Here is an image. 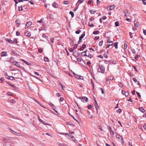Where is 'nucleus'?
Wrapping results in <instances>:
<instances>
[{"mask_svg":"<svg viewBox=\"0 0 146 146\" xmlns=\"http://www.w3.org/2000/svg\"><path fill=\"white\" fill-rule=\"evenodd\" d=\"M96 68L98 69V72H99L104 73V72L105 69L102 65L100 64L97 65Z\"/></svg>","mask_w":146,"mask_h":146,"instance_id":"nucleus-1","label":"nucleus"},{"mask_svg":"<svg viewBox=\"0 0 146 146\" xmlns=\"http://www.w3.org/2000/svg\"><path fill=\"white\" fill-rule=\"evenodd\" d=\"M11 138L9 137L4 138L3 139L4 142L5 143H9Z\"/></svg>","mask_w":146,"mask_h":146,"instance_id":"nucleus-2","label":"nucleus"},{"mask_svg":"<svg viewBox=\"0 0 146 146\" xmlns=\"http://www.w3.org/2000/svg\"><path fill=\"white\" fill-rule=\"evenodd\" d=\"M79 99L81 100V101L84 102H88V98L85 97H79L78 98Z\"/></svg>","mask_w":146,"mask_h":146,"instance_id":"nucleus-3","label":"nucleus"},{"mask_svg":"<svg viewBox=\"0 0 146 146\" xmlns=\"http://www.w3.org/2000/svg\"><path fill=\"white\" fill-rule=\"evenodd\" d=\"M123 13L124 14V17H128L130 15V13L127 10H125L123 11Z\"/></svg>","mask_w":146,"mask_h":146,"instance_id":"nucleus-4","label":"nucleus"},{"mask_svg":"<svg viewBox=\"0 0 146 146\" xmlns=\"http://www.w3.org/2000/svg\"><path fill=\"white\" fill-rule=\"evenodd\" d=\"M116 137L117 139H119L121 141V143H124L123 140V138L119 135L117 134L116 135Z\"/></svg>","mask_w":146,"mask_h":146,"instance_id":"nucleus-5","label":"nucleus"},{"mask_svg":"<svg viewBox=\"0 0 146 146\" xmlns=\"http://www.w3.org/2000/svg\"><path fill=\"white\" fill-rule=\"evenodd\" d=\"M73 55L74 56L77 57L80 54L79 52L75 50L73 52Z\"/></svg>","mask_w":146,"mask_h":146,"instance_id":"nucleus-6","label":"nucleus"},{"mask_svg":"<svg viewBox=\"0 0 146 146\" xmlns=\"http://www.w3.org/2000/svg\"><path fill=\"white\" fill-rule=\"evenodd\" d=\"M84 1V0H78L77 3L76 4V6H78L80 4L83 2Z\"/></svg>","mask_w":146,"mask_h":146,"instance_id":"nucleus-7","label":"nucleus"},{"mask_svg":"<svg viewBox=\"0 0 146 146\" xmlns=\"http://www.w3.org/2000/svg\"><path fill=\"white\" fill-rule=\"evenodd\" d=\"M32 24V23L31 22H27L26 23L25 26V28H27L30 26Z\"/></svg>","mask_w":146,"mask_h":146,"instance_id":"nucleus-8","label":"nucleus"},{"mask_svg":"<svg viewBox=\"0 0 146 146\" xmlns=\"http://www.w3.org/2000/svg\"><path fill=\"white\" fill-rule=\"evenodd\" d=\"M21 60L24 63H25L28 65H30L31 64V63L30 62H28L23 59H21Z\"/></svg>","mask_w":146,"mask_h":146,"instance_id":"nucleus-9","label":"nucleus"},{"mask_svg":"<svg viewBox=\"0 0 146 146\" xmlns=\"http://www.w3.org/2000/svg\"><path fill=\"white\" fill-rule=\"evenodd\" d=\"M122 94L124 95L125 96H128L129 94L128 92H125L124 91H122Z\"/></svg>","mask_w":146,"mask_h":146,"instance_id":"nucleus-10","label":"nucleus"},{"mask_svg":"<svg viewBox=\"0 0 146 146\" xmlns=\"http://www.w3.org/2000/svg\"><path fill=\"white\" fill-rule=\"evenodd\" d=\"M15 139L14 138H11L10 140V142L9 143H11L13 144H15V142H14V140H15Z\"/></svg>","mask_w":146,"mask_h":146,"instance_id":"nucleus-11","label":"nucleus"},{"mask_svg":"<svg viewBox=\"0 0 146 146\" xmlns=\"http://www.w3.org/2000/svg\"><path fill=\"white\" fill-rule=\"evenodd\" d=\"M85 32H84L79 37V41L81 40L82 39L84 38L85 35Z\"/></svg>","mask_w":146,"mask_h":146,"instance_id":"nucleus-12","label":"nucleus"},{"mask_svg":"<svg viewBox=\"0 0 146 146\" xmlns=\"http://www.w3.org/2000/svg\"><path fill=\"white\" fill-rule=\"evenodd\" d=\"M25 36L28 37H30L31 36V34L30 32L28 31H27L25 33Z\"/></svg>","mask_w":146,"mask_h":146,"instance_id":"nucleus-13","label":"nucleus"},{"mask_svg":"<svg viewBox=\"0 0 146 146\" xmlns=\"http://www.w3.org/2000/svg\"><path fill=\"white\" fill-rule=\"evenodd\" d=\"M86 47V45L85 44H83L82 47L80 48V51L83 50H84V48Z\"/></svg>","mask_w":146,"mask_h":146,"instance_id":"nucleus-14","label":"nucleus"},{"mask_svg":"<svg viewBox=\"0 0 146 146\" xmlns=\"http://www.w3.org/2000/svg\"><path fill=\"white\" fill-rule=\"evenodd\" d=\"M15 23L16 25H19V24H20L21 23V21L19 19H16V21H15Z\"/></svg>","mask_w":146,"mask_h":146,"instance_id":"nucleus-15","label":"nucleus"},{"mask_svg":"<svg viewBox=\"0 0 146 146\" xmlns=\"http://www.w3.org/2000/svg\"><path fill=\"white\" fill-rule=\"evenodd\" d=\"M7 78L9 80H14V77L13 76H8V77H7Z\"/></svg>","mask_w":146,"mask_h":146,"instance_id":"nucleus-16","label":"nucleus"},{"mask_svg":"<svg viewBox=\"0 0 146 146\" xmlns=\"http://www.w3.org/2000/svg\"><path fill=\"white\" fill-rule=\"evenodd\" d=\"M110 135H113L114 132L112 130L111 127H110L109 130Z\"/></svg>","mask_w":146,"mask_h":146,"instance_id":"nucleus-17","label":"nucleus"},{"mask_svg":"<svg viewBox=\"0 0 146 146\" xmlns=\"http://www.w3.org/2000/svg\"><path fill=\"white\" fill-rule=\"evenodd\" d=\"M127 47V45L126 42L125 41L124 43V50L126 49Z\"/></svg>","mask_w":146,"mask_h":146,"instance_id":"nucleus-18","label":"nucleus"},{"mask_svg":"<svg viewBox=\"0 0 146 146\" xmlns=\"http://www.w3.org/2000/svg\"><path fill=\"white\" fill-rule=\"evenodd\" d=\"M139 110L140 111L143 113H144L145 112L144 110L142 107L139 108Z\"/></svg>","mask_w":146,"mask_h":146,"instance_id":"nucleus-19","label":"nucleus"},{"mask_svg":"<svg viewBox=\"0 0 146 146\" xmlns=\"http://www.w3.org/2000/svg\"><path fill=\"white\" fill-rule=\"evenodd\" d=\"M118 42H116L114 44V46L116 49H117L118 48Z\"/></svg>","mask_w":146,"mask_h":146,"instance_id":"nucleus-20","label":"nucleus"},{"mask_svg":"<svg viewBox=\"0 0 146 146\" xmlns=\"http://www.w3.org/2000/svg\"><path fill=\"white\" fill-rule=\"evenodd\" d=\"M1 55L2 56H6L7 55V53L6 52H3L1 53Z\"/></svg>","mask_w":146,"mask_h":146,"instance_id":"nucleus-21","label":"nucleus"},{"mask_svg":"<svg viewBox=\"0 0 146 146\" xmlns=\"http://www.w3.org/2000/svg\"><path fill=\"white\" fill-rule=\"evenodd\" d=\"M115 6H114V5H112V6H110L109 7H108L109 8V10H112L115 7Z\"/></svg>","mask_w":146,"mask_h":146,"instance_id":"nucleus-22","label":"nucleus"},{"mask_svg":"<svg viewBox=\"0 0 146 146\" xmlns=\"http://www.w3.org/2000/svg\"><path fill=\"white\" fill-rule=\"evenodd\" d=\"M9 102L11 103L14 104L15 103V101L13 99H10L9 100Z\"/></svg>","mask_w":146,"mask_h":146,"instance_id":"nucleus-23","label":"nucleus"},{"mask_svg":"<svg viewBox=\"0 0 146 146\" xmlns=\"http://www.w3.org/2000/svg\"><path fill=\"white\" fill-rule=\"evenodd\" d=\"M52 109L56 112L58 113L57 111H56L55 109H56V107L53 104H52Z\"/></svg>","mask_w":146,"mask_h":146,"instance_id":"nucleus-24","label":"nucleus"},{"mask_svg":"<svg viewBox=\"0 0 146 146\" xmlns=\"http://www.w3.org/2000/svg\"><path fill=\"white\" fill-rule=\"evenodd\" d=\"M40 122H42V123L43 124L45 125H50L48 123H46L44 121L42 120V121Z\"/></svg>","mask_w":146,"mask_h":146,"instance_id":"nucleus-25","label":"nucleus"},{"mask_svg":"<svg viewBox=\"0 0 146 146\" xmlns=\"http://www.w3.org/2000/svg\"><path fill=\"white\" fill-rule=\"evenodd\" d=\"M44 60L45 61L49 62L50 61V60L49 58L47 57H44Z\"/></svg>","mask_w":146,"mask_h":146,"instance_id":"nucleus-26","label":"nucleus"},{"mask_svg":"<svg viewBox=\"0 0 146 146\" xmlns=\"http://www.w3.org/2000/svg\"><path fill=\"white\" fill-rule=\"evenodd\" d=\"M6 40L7 41L11 43H13V41L12 40H11L10 39H6Z\"/></svg>","mask_w":146,"mask_h":146,"instance_id":"nucleus-27","label":"nucleus"},{"mask_svg":"<svg viewBox=\"0 0 146 146\" xmlns=\"http://www.w3.org/2000/svg\"><path fill=\"white\" fill-rule=\"evenodd\" d=\"M15 65L17 67L19 68H21L19 62H16Z\"/></svg>","mask_w":146,"mask_h":146,"instance_id":"nucleus-28","label":"nucleus"},{"mask_svg":"<svg viewBox=\"0 0 146 146\" xmlns=\"http://www.w3.org/2000/svg\"><path fill=\"white\" fill-rule=\"evenodd\" d=\"M115 26L118 27L119 26V23L118 21L116 22L115 23Z\"/></svg>","mask_w":146,"mask_h":146,"instance_id":"nucleus-29","label":"nucleus"},{"mask_svg":"<svg viewBox=\"0 0 146 146\" xmlns=\"http://www.w3.org/2000/svg\"><path fill=\"white\" fill-rule=\"evenodd\" d=\"M81 55L83 56H88V55H87L85 52H82Z\"/></svg>","mask_w":146,"mask_h":146,"instance_id":"nucleus-30","label":"nucleus"},{"mask_svg":"<svg viewBox=\"0 0 146 146\" xmlns=\"http://www.w3.org/2000/svg\"><path fill=\"white\" fill-rule=\"evenodd\" d=\"M13 44H14V43L15 44H17V41L16 38H14L13 39Z\"/></svg>","mask_w":146,"mask_h":146,"instance_id":"nucleus-31","label":"nucleus"},{"mask_svg":"<svg viewBox=\"0 0 146 146\" xmlns=\"http://www.w3.org/2000/svg\"><path fill=\"white\" fill-rule=\"evenodd\" d=\"M70 115L75 120V121H76L78 123H79V122L71 114H70Z\"/></svg>","mask_w":146,"mask_h":146,"instance_id":"nucleus-32","label":"nucleus"},{"mask_svg":"<svg viewBox=\"0 0 146 146\" xmlns=\"http://www.w3.org/2000/svg\"><path fill=\"white\" fill-rule=\"evenodd\" d=\"M69 14L71 15L72 17H73L74 16V13L72 11H70L69 12Z\"/></svg>","mask_w":146,"mask_h":146,"instance_id":"nucleus-33","label":"nucleus"},{"mask_svg":"<svg viewBox=\"0 0 146 146\" xmlns=\"http://www.w3.org/2000/svg\"><path fill=\"white\" fill-rule=\"evenodd\" d=\"M76 78L78 79H80V78H81V77L78 74H75Z\"/></svg>","mask_w":146,"mask_h":146,"instance_id":"nucleus-34","label":"nucleus"},{"mask_svg":"<svg viewBox=\"0 0 146 146\" xmlns=\"http://www.w3.org/2000/svg\"><path fill=\"white\" fill-rule=\"evenodd\" d=\"M108 79L110 80H113V77L112 76H109L108 78Z\"/></svg>","mask_w":146,"mask_h":146,"instance_id":"nucleus-35","label":"nucleus"},{"mask_svg":"<svg viewBox=\"0 0 146 146\" xmlns=\"http://www.w3.org/2000/svg\"><path fill=\"white\" fill-rule=\"evenodd\" d=\"M52 6L54 8H57V7L56 6V4L55 2H54L52 4Z\"/></svg>","mask_w":146,"mask_h":146,"instance_id":"nucleus-36","label":"nucleus"},{"mask_svg":"<svg viewBox=\"0 0 146 146\" xmlns=\"http://www.w3.org/2000/svg\"><path fill=\"white\" fill-rule=\"evenodd\" d=\"M81 32L80 30H77L76 31L75 33L77 34H79Z\"/></svg>","mask_w":146,"mask_h":146,"instance_id":"nucleus-37","label":"nucleus"},{"mask_svg":"<svg viewBox=\"0 0 146 146\" xmlns=\"http://www.w3.org/2000/svg\"><path fill=\"white\" fill-rule=\"evenodd\" d=\"M99 32V31H94L93 32V34L94 35H96L98 34Z\"/></svg>","mask_w":146,"mask_h":146,"instance_id":"nucleus-38","label":"nucleus"},{"mask_svg":"<svg viewBox=\"0 0 146 146\" xmlns=\"http://www.w3.org/2000/svg\"><path fill=\"white\" fill-rule=\"evenodd\" d=\"M103 41L102 40L100 41L99 43V45L100 46H101L103 44Z\"/></svg>","mask_w":146,"mask_h":146,"instance_id":"nucleus-39","label":"nucleus"},{"mask_svg":"<svg viewBox=\"0 0 146 146\" xmlns=\"http://www.w3.org/2000/svg\"><path fill=\"white\" fill-rule=\"evenodd\" d=\"M113 42L112 41H110V39H108L107 40V42L108 43H111Z\"/></svg>","mask_w":146,"mask_h":146,"instance_id":"nucleus-40","label":"nucleus"},{"mask_svg":"<svg viewBox=\"0 0 146 146\" xmlns=\"http://www.w3.org/2000/svg\"><path fill=\"white\" fill-rule=\"evenodd\" d=\"M16 135L17 136H22L23 135L19 133H17Z\"/></svg>","mask_w":146,"mask_h":146,"instance_id":"nucleus-41","label":"nucleus"},{"mask_svg":"<svg viewBox=\"0 0 146 146\" xmlns=\"http://www.w3.org/2000/svg\"><path fill=\"white\" fill-rule=\"evenodd\" d=\"M42 36L44 38L46 39H47V38L48 37L46 36L44 34L42 35Z\"/></svg>","mask_w":146,"mask_h":146,"instance_id":"nucleus-42","label":"nucleus"},{"mask_svg":"<svg viewBox=\"0 0 146 146\" xmlns=\"http://www.w3.org/2000/svg\"><path fill=\"white\" fill-rule=\"evenodd\" d=\"M88 25L90 27H94V24H91L90 23H88Z\"/></svg>","mask_w":146,"mask_h":146,"instance_id":"nucleus-43","label":"nucleus"},{"mask_svg":"<svg viewBox=\"0 0 146 146\" xmlns=\"http://www.w3.org/2000/svg\"><path fill=\"white\" fill-rule=\"evenodd\" d=\"M10 130L11 131V132L12 133L16 135V133L17 132H15V131L13 130H11V129H10Z\"/></svg>","mask_w":146,"mask_h":146,"instance_id":"nucleus-44","label":"nucleus"},{"mask_svg":"<svg viewBox=\"0 0 146 146\" xmlns=\"http://www.w3.org/2000/svg\"><path fill=\"white\" fill-rule=\"evenodd\" d=\"M90 12L92 14H94L95 12L96 11H94L93 10H90Z\"/></svg>","mask_w":146,"mask_h":146,"instance_id":"nucleus-45","label":"nucleus"},{"mask_svg":"<svg viewBox=\"0 0 146 146\" xmlns=\"http://www.w3.org/2000/svg\"><path fill=\"white\" fill-rule=\"evenodd\" d=\"M37 117H38V119L39 121L40 122L41 121H42V120H41L40 118V117L38 115H37Z\"/></svg>","mask_w":146,"mask_h":146,"instance_id":"nucleus-46","label":"nucleus"},{"mask_svg":"<svg viewBox=\"0 0 146 146\" xmlns=\"http://www.w3.org/2000/svg\"><path fill=\"white\" fill-rule=\"evenodd\" d=\"M78 46V45L77 44H75L74 45V49L75 50L76 49V48Z\"/></svg>","mask_w":146,"mask_h":146,"instance_id":"nucleus-47","label":"nucleus"},{"mask_svg":"<svg viewBox=\"0 0 146 146\" xmlns=\"http://www.w3.org/2000/svg\"><path fill=\"white\" fill-rule=\"evenodd\" d=\"M136 93L137 94V96L139 98H140L141 97V95H140V93L139 92H136Z\"/></svg>","mask_w":146,"mask_h":146,"instance_id":"nucleus-48","label":"nucleus"},{"mask_svg":"<svg viewBox=\"0 0 146 146\" xmlns=\"http://www.w3.org/2000/svg\"><path fill=\"white\" fill-rule=\"evenodd\" d=\"M118 85L120 87L122 88L123 87V85L122 84L121 82L119 83Z\"/></svg>","mask_w":146,"mask_h":146,"instance_id":"nucleus-49","label":"nucleus"},{"mask_svg":"<svg viewBox=\"0 0 146 146\" xmlns=\"http://www.w3.org/2000/svg\"><path fill=\"white\" fill-rule=\"evenodd\" d=\"M113 44V43L111 44H108L106 46V48H109L110 46H112Z\"/></svg>","mask_w":146,"mask_h":146,"instance_id":"nucleus-50","label":"nucleus"},{"mask_svg":"<svg viewBox=\"0 0 146 146\" xmlns=\"http://www.w3.org/2000/svg\"><path fill=\"white\" fill-rule=\"evenodd\" d=\"M131 52L133 54H135V51L134 49H131Z\"/></svg>","mask_w":146,"mask_h":146,"instance_id":"nucleus-51","label":"nucleus"},{"mask_svg":"<svg viewBox=\"0 0 146 146\" xmlns=\"http://www.w3.org/2000/svg\"><path fill=\"white\" fill-rule=\"evenodd\" d=\"M145 1H146V0H142V2L143 4L144 5H146V2H145Z\"/></svg>","mask_w":146,"mask_h":146,"instance_id":"nucleus-52","label":"nucleus"},{"mask_svg":"<svg viewBox=\"0 0 146 146\" xmlns=\"http://www.w3.org/2000/svg\"><path fill=\"white\" fill-rule=\"evenodd\" d=\"M88 115L89 116V117L90 118H92V115H91L90 114V112H89V111H88Z\"/></svg>","mask_w":146,"mask_h":146,"instance_id":"nucleus-53","label":"nucleus"},{"mask_svg":"<svg viewBox=\"0 0 146 146\" xmlns=\"http://www.w3.org/2000/svg\"><path fill=\"white\" fill-rule=\"evenodd\" d=\"M133 80L135 82V83H136V82H137V80L136 79V78H133Z\"/></svg>","mask_w":146,"mask_h":146,"instance_id":"nucleus-54","label":"nucleus"},{"mask_svg":"<svg viewBox=\"0 0 146 146\" xmlns=\"http://www.w3.org/2000/svg\"><path fill=\"white\" fill-rule=\"evenodd\" d=\"M129 34L130 37V38H133V36L132 35V33L131 32H129Z\"/></svg>","mask_w":146,"mask_h":146,"instance_id":"nucleus-55","label":"nucleus"},{"mask_svg":"<svg viewBox=\"0 0 146 146\" xmlns=\"http://www.w3.org/2000/svg\"><path fill=\"white\" fill-rule=\"evenodd\" d=\"M19 8L20 11H21L23 10V8L22 6L19 7Z\"/></svg>","mask_w":146,"mask_h":146,"instance_id":"nucleus-56","label":"nucleus"},{"mask_svg":"<svg viewBox=\"0 0 146 146\" xmlns=\"http://www.w3.org/2000/svg\"><path fill=\"white\" fill-rule=\"evenodd\" d=\"M88 57L90 58H91L93 57V55L92 54H89V55H88Z\"/></svg>","mask_w":146,"mask_h":146,"instance_id":"nucleus-57","label":"nucleus"},{"mask_svg":"<svg viewBox=\"0 0 146 146\" xmlns=\"http://www.w3.org/2000/svg\"><path fill=\"white\" fill-rule=\"evenodd\" d=\"M94 17H92L91 18L89 19V21H93V20H94Z\"/></svg>","mask_w":146,"mask_h":146,"instance_id":"nucleus-58","label":"nucleus"},{"mask_svg":"<svg viewBox=\"0 0 146 146\" xmlns=\"http://www.w3.org/2000/svg\"><path fill=\"white\" fill-rule=\"evenodd\" d=\"M7 94L8 95H9V96H11L13 95L12 94V93L10 92H8L7 93Z\"/></svg>","mask_w":146,"mask_h":146,"instance_id":"nucleus-59","label":"nucleus"},{"mask_svg":"<svg viewBox=\"0 0 146 146\" xmlns=\"http://www.w3.org/2000/svg\"><path fill=\"white\" fill-rule=\"evenodd\" d=\"M42 49L41 48H40L38 49V51L40 52H41L42 51Z\"/></svg>","mask_w":146,"mask_h":146,"instance_id":"nucleus-60","label":"nucleus"},{"mask_svg":"<svg viewBox=\"0 0 146 146\" xmlns=\"http://www.w3.org/2000/svg\"><path fill=\"white\" fill-rule=\"evenodd\" d=\"M68 1H65L64 2V4H67L68 3Z\"/></svg>","mask_w":146,"mask_h":146,"instance_id":"nucleus-61","label":"nucleus"},{"mask_svg":"<svg viewBox=\"0 0 146 146\" xmlns=\"http://www.w3.org/2000/svg\"><path fill=\"white\" fill-rule=\"evenodd\" d=\"M106 18L107 17L105 16H104L102 18V19L104 20H105L106 19Z\"/></svg>","mask_w":146,"mask_h":146,"instance_id":"nucleus-62","label":"nucleus"},{"mask_svg":"<svg viewBox=\"0 0 146 146\" xmlns=\"http://www.w3.org/2000/svg\"><path fill=\"white\" fill-rule=\"evenodd\" d=\"M121 112V109H119L117 110V112H118V113H120Z\"/></svg>","mask_w":146,"mask_h":146,"instance_id":"nucleus-63","label":"nucleus"},{"mask_svg":"<svg viewBox=\"0 0 146 146\" xmlns=\"http://www.w3.org/2000/svg\"><path fill=\"white\" fill-rule=\"evenodd\" d=\"M143 33L145 35H146V30H143Z\"/></svg>","mask_w":146,"mask_h":146,"instance_id":"nucleus-64","label":"nucleus"}]
</instances>
